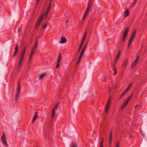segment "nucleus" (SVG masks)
<instances>
[{
    "mask_svg": "<svg viewBox=\"0 0 147 147\" xmlns=\"http://www.w3.org/2000/svg\"><path fill=\"white\" fill-rule=\"evenodd\" d=\"M109 147L111 146V144L112 139L113 130H111L109 133Z\"/></svg>",
    "mask_w": 147,
    "mask_h": 147,
    "instance_id": "6",
    "label": "nucleus"
},
{
    "mask_svg": "<svg viewBox=\"0 0 147 147\" xmlns=\"http://www.w3.org/2000/svg\"><path fill=\"white\" fill-rule=\"evenodd\" d=\"M67 40L64 37H62L61 38V41L60 42V43H64L66 42Z\"/></svg>",
    "mask_w": 147,
    "mask_h": 147,
    "instance_id": "12",
    "label": "nucleus"
},
{
    "mask_svg": "<svg viewBox=\"0 0 147 147\" xmlns=\"http://www.w3.org/2000/svg\"><path fill=\"white\" fill-rule=\"evenodd\" d=\"M129 31L128 27H127L125 30L123 35V37L122 38V41H124L125 40L127 34Z\"/></svg>",
    "mask_w": 147,
    "mask_h": 147,
    "instance_id": "5",
    "label": "nucleus"
},
{
    "mask_svg": "<svg viewBox=\"0 0 147 147\" xmlns=\"http://www.w3.org/2000/svg\"><path fill=\"white\" fill-rule=\"evenodd\" d=\"M119 143L118 142H117L116 143V147H119Z\"/></svg>",
    "mask_w": 147,
    "mask_h": 147,
    "instance_id": "37",
    "label": "nucleus"
},
{
    "mask_svg": "<svg viewBox=\"0 0 147 147\" xmlns=\"http://www.w3.org/2000/svg\"><path fill=\"white\" fill-rule=\"evenodd\" d=\"M49 12V11L47 10L45 14H42L39 17L35 27V28H36L39 26L41 23L43 18L44 19H45L47 18Z\"/></svg>",
    "mask_w": 147,
    "mask_h": 147,
    "instance_id": "1",
    "label": "nucleus"
},
{
    "mask_svg": "<svg viewBox=\"0 0 147 147\" xmlns=\"http://www.w3.org/2000/svg\"><path fill=\"white\" fill-rule=\"evenodd\" d=\"M116 63H115V61L114 63H113V66L114 65V64L115 65V64Z\"/></svg>",
    "mask_w": 147,
    "mask_h": 147,
    "instance_id": "52",
    "label": "nucleus"
},
{
    "mask_svg": "<svg viewBox=\"0 0 147 147\" xmlns=\"http://www.w3.org/2000/svg\"><path fill=\"white\" fill-rule=\"evenodd\" d=\"M51 3H49V5L47 8V10L50 11L51 8Z\"/></svg>",
    "mask_w": 147,
    "mask_h": 147,
    "instance_id": "30",
    "label": "nucleus"
},
{
    "mask_svg": "<svg viewBox=\"0 0 147 147\" xmlns=\"http://www.w3.org/2000/svg\"><path fill=\"white\" fill-rule=\"evenodd\" d=\"M47 24H43L42 26V28L45 29L47 27Z\"/></svg>",
    "mask_w": 147,
    "mask_h": 147,
    "instance_id": "33",
    "label": "nucleus"
},
{
    "mask_svg": "<svg viewBox=\"0 0 147 147\" xmlns=\"http://www.w3.org/2000/svg\"><path fill=\"white\" fill-rule=\"evenodd\" d=\"M86 35H84V36H83V37H84V38H86Z\"/></svg>",
    "mask_w": 147,
    "mask_h": 147,
    "instance_id": "47",
    "label": "nucleus"
},
{
    "mask_svg": "<svg viewBox=\"0 0 147 147\" xmlns=\"http://www.w3.org/2000/svg\"><path fill=\"white\" fill-rule=\"evenodd\" d=\"M100 147H103V142H101L100 144Z\"/></svg>",
    "mask_w": 147,
    "mask_h": 147,
    "instance_id": "40",
    "label": "nucleus"
},
{
    "mask_svg": "<svg viewBox=\"0 0 147 147\" xmlns=\"http://www.w3.org/2000/svg\"><path fill=\"white\" fill-rule=\"evenodd\" d=\"M85 39V38L83 37V38L82 39V40L81 42H82L84 43Z\"/></svg>",
    "mask_w": 147,
    "mask_h": 147,
    "instance_id": "41",
    "label": "nucleus"
},
{
    "mask_svg": "<svg viewBox=\"0 0 147 147\" xmlns=\"http://www.w3.org/2000/svg\"><path fill=\"white\" fill-rule=\"evenodd\" d=\"M38 114V112H36V113L35 114V115L34 116V117H33V120H32V123H33L36 120V119Z\"/></svg>",
    "mask_w": 147,
    "mask_h": 147,
    "instance_id": "19",
    "label": "nucleus"
},
{
    "mask_svg": "<svg viewBox=\"0 0 147 147\" xmlns=\"http://www.w3.org/2000/svg\"><path fill=\"white\" fill-rule=\"evenodd\" d=\"M111 99V97H109L108 100L107 101V104L105 107V113H107L109 109V108L110 105V101Z\"/></svg>",
    "mask_w": 147,
    "mask_h": 147,
    "instance_id": "7",
    "label": "nucleus"
},
{
    "mask_svg": "<svg viewBox=\"0 0 147 147\" xmlns=\"http://www.w3.org/2000/svg\"><path fill=\"white\" fill-rule=\"evenodd\" d=\"M120 55H121V52L120 51H119L118 52V53H117V54L116 57V59H115V63H116V62L118 61V59H119L120 56Z\"/></svg>",
    "mask_w": 147,
    "mask_h": 147,
    "instance_id": "14",
    "label": "nucleus"
},
{
    "mask_svg": "<svg viewBox=\"0 0 147 147\" xmlns=\"http://www.w3.org/2000/svg\"><path fill=\"white\" fill-rule=\"evenodd\" d=\"M68 20H67L66 21H65V23H66V24H67V23H68Z\"/></svg>",
    "mask_w": 147,
    "mask_h": 147,
    "instance_id": "49",
    "label": "nucleus"
},
{
    "mask_svg": "<svg viewBox=\"0 0 147 147\" xmlns=\"http://www.w3.org/2000/svg\"><path fill=\"white\" fill-rule=\"evenodd\" d=\"M82 58V57L80 56L79 57L78 60L77 62V64H78L79 63L81 60Z\"/></svg>",
    "mask_w": 147,
    "mask_h": 147,
    "instance_id": "31",
    "label": "nucleus"
},
{
    "mask_svg": "<svg viewBox=\"0 0 147 147\" xmlns=\"http://www.w3.org/2000/svg\"><path fill=\"white\" fill-rule=\"evenodd\" d=\"M52 0H50V2L49 3H51V4Z\"/></svg>",
    "mask_w": 147,
    "mask_h": 147,
    "instance_id": "50",
    "label": "nucleus"
},
{
    "mask_svg": "<svg viewBox=\"0 0 147 147\" xmlns=\"http://www.w3.org/2000/svg\"><path fill=\"white\" fill-rule=\"evenodd\" d=\"M129 14V12L128 9L125 10L124 12L125 17H127L128 16Z\"/></svg>",
    "mask_w": 147,
    "mask_h": 147,
    "instance_id": "16",
    "label": "nucleus"
},
{
    "mask_svg": "<svg viewBox=\"0 0 147 147\" xmlns=\"http://www.w3.org/2000/svg\"><path fill=\"white\" fill-rule=\"evenodd\" d=\"M139 59V56H137L136 59L135 60L134 62L133 63L132 66V68H133L136 65L137 63H138V60Z\"/></svg>",
    "mask_w": 147,
    "mask_h": 147,
    "instance_id": "10",
    "label": "nucleus"
},
{
    "mask_svg": "<svg viewBox=\"0 0 147 147\" xmlns=\"http://www.w3.org/2000/svg\"><path fill=\"white\" fill-rule=\"evenodd\" d=\"M127 61L125 60L123 63L122 67L123 69H125L127 67Z\"/></svg>",
    "mask_w": 147,
    "mask_h": 147,
    "instance_id": "11",
    "label": "nucleus"
},
{
    "mask_svg": "<svg viewBox=\"0 0 147 147\" xmlns=\"http://www.w3.org/2000/svg\"><path fill=\"white\" fill-rule=\"evenodd\" d=\"M34 51H34L32 50L30 54V57H29V61H30V60H31V59L32 57V56H33V55L34 54Z\"/></svg>",
    "mask_w": 147,
    "mask_h": 147,
    "instance_id": "17",
    "label": "nucleus"
},
{
    "mask_svg": "<svg viewBox=\"0 0 147 147\" xmlns=\"http://www.w3.org/2000/svg\"><path fill=\"white\" fill-rule=\"evenodd\" d=\"M86 47H87L86 44L85 45L83 48L82 49V51L84 52L85 51V50L86 49Z\"/></svg>",
    "mask_w": 147,
    "mask_h": 147,
    "instance_id": "29",
    "label": "nucleus"
},
{
    "mask_svg": "<svg viewBox=\"0 0 147 147\" xmlns=\"http://www.w3.org/2000/svg\"><path fill=\"white\" fill-rule=\"evenodd\" d=\"M101 142H104V138H102L101 139Z\"/></svg>",
    "mask_w": 147,
    "mask_h": 147,
    "instance_id": "43",
    "label": "nucleus"
},
{
    "mask_svg": "<svg viewBox=\"0 0 147 147\" xmlns=\"http://www.w3.org/2000/svg\"><path fill=\"white\" fill-rule=\"evenodd\" d=\"M47 74V73H43V74H41L40 75V76L39 77V79H41L43 78L45 76H46Z\"/></svg>",
    "mask_w": 147,
    "mask_h": 147,
    "instance_id": "20",
    "label": "nucleus"
},
{
    "mask_svg": "<svg viewBox=\"0 0 147 147\" xmlns=\"http://www.w3.org/2000/svg\"><path fill=\"white\" fill-rule=\"evenodd\" d=\"M134 39V38H132L131 37L130 39H129V41H131V42H132V41Z\"/></svg>",
    "mask_w": 147,
    "mask_h": 147,
    "instance_id": "42",
    "label": "nucleus"
},
{
    "mask_svg": "<svg viewBox=\"0 0 147 147\" xmlns=\"http://www.w3.org/2000/svg\"><path fill=\"white\" fill-rule=\"evenodd\" d=\"M136 30H135L132 33V34H131V38H134V36L136 34Z\"/></svg>",
    "mask_w": 147,
    "mask_h": 147,
    "instance_id": "22",
    "label": "nucleus"
},
{
    "mask_svg": "<svg viewBox=\"0 0 147 147\" xmlns=\"http://www.w3.org/2000/svg\"><path fill=\"white\" fill-rule=\"evenodd\" d=\"M59 102H58L55 105V107L53 108V109H57L59 105Z\"/></svg>",
    "mask_w": 147,
    "mask_h": 147,
    "instance_id": "26",
    "label": "nucleus"
},
{
    "mask_svg": "<svg viewBox=\"0 0 147 147\" xmlns=\"http://www.w3.org/2000/svg\"><path fill=\"white\" fill-rule=\"evenodd\" d=\"M84 52L82 51L80 53V56L82 57Z\"/></svg>",
    "mask_w": 147,
    "mask_h": 147,
    "instance_id": "34",
    "label": "nucleus"
},
{
    "mask_svg": "<svg viewBox=\"0 0 147 147\" xmlns=\"http://www.w3.org/2000/svg\"><path fill=\"white\" fill-rule=\"evenodd\" d=\"M61 53H60L59 54L57 61V63H60L61 61Z\"/></svg>",
    "mask_w": 147,
    "mask_h": 147,
    "instance_id": "18",
    "label": "nucleus"
},
{
    "mask_svg": "<svg viewBox=\"0 0 147 147\" xmlns=\"http://www.w3.org/2000/svg\"><path fill=\"white\" fill-rule=\"evenodd\" d=\"M87 32L86 31L85 32V33L84 35H86V36L87 35Z\"/></svg>",
    "mask_w": 147,
    "mask_h": 147,
    "instance_id": "46",
    "label": "nucleus"
},
{
    "mask_svg": "<svg viewBox=\"0 0 147 147\" xmlns=\"http://www.w3.org/2000/svg\"><path fill=\"white\" fill-rule=\"evenodd\" d=\"M127 92V91H126V90L123 92L121 94V97H123V96H124Z\"/></svg>",
    "mask_w": 147,
    "mask_h": 147,
    "instance_id": "32",
    "label": "nucleus"
},
{
    "mask_svg": "<svg viewBox=\"0 0 147 147\" xmlns=\"http://www.w3.org/2000/svg\"><path fill=\"white\" fill-rule=\"evenodd\" d=\"M133 95L131 94L130 96L129 97L127 98L126 100L125 101V102L126 103L128 104V102L130 101V100H131L132 97Z\"/></svg>",
    "mask_w": 147,
    "mask_h": 147,
    "instance_id": "13",
    "label": "nucleus"
},
{
    "mask_svg": "<svg viewBox=\"0 0 147 147\" xmlns=\"http://www.w3.org/2000/svg\"><path fill=\"white\" fill-rule=\"evenodd\" d=\"M91 5L92 1L91 0H90L88 2V4L87 7L83 17L82 20H83L85 19L89 12L91 6Z\"/></svg>",
    "mask_w": 147,
    "mask_h": 147,
    "instance_id": "3",
    "label": "nucleus"
},
{
    "mask_svg": "<svg viewBox=\"0 0 147 147\" xmlns=\"http://www.w3.org/2000/svg\"><path fill=\"white\" fill-rule=\"evenodd\" d=\"M71 147H77V144H74L73 145H71Z\"/></svg>",
    "mask_w": 147,
    "mask_h": 147,
    "instance_id": "39",
    "label": "nucleus"
},
{
    "mask_svg": "<svg viewBox=\"0 0 147 147\" xmlns=\"http://www.w3.org/2000/svg\"><path fill=\"white\" fill-rule=\"evenodd\" d=\"M18 45L16 44V45L15 48V51L14 52V53L13 55V56H12L13 57H15L18 51Z\"/></svg>",
    "mask_w": 147,
    "mask_h": 147,
    "instance_id": "9",
    "label": "nucleus"
},
{
    "mask_svg": "<svg viewBox=\"0 0 147 147\" xmlns=\"http://www.w3.org/2000/svg\"><path fill=\"white\" fill-rule=\"evenodd\" d=\"M26 49V47H24V48L23 49L22 52L20 56V57L18 63V69L20 67L22 64V63L23 62V61L25 55Z\"/></svg>",
    "mask_w": 147,
    "mask_h": 147,
    "instance_id": "2",
    "label": "nucleus"
},
{
    "mask_svg": "<svg viewBox=\"0 0 147 147\" xmlns=\"http://www.w3.org/2000/svg\"><path fill=\"white\" fill-rule=\"evenodd\" d=\"M127 105V104L124 102L121 106V109H124L126 107Z\"/></svg>",
    "mask_w": 147,
    "mask_h": 147,
    "instance_id": "23",
    "label": "nucleus"
},
{
    "mask_svg": "<svg viewBox=\"0 0 147 147\" xmlns=\"http://www.w3.org/2000/svg\"><path fill=\"white\" fill-rule=\"evenodd\" d=\"M20 30H21V29L20 28H19L18 29V32H20Z\"/></svg>",
    "mask_w": 147,
    "mask_h": 147,
    "instance_id": "44",
    "label": "nucleus"
},
{
    "mask_svg": "<svg viewBox=\"0 0 147 147\" xmlns=\"http://www.w3.org/2000/svg\"><path fill=\"white\" fill-rule=\"evenodd\" d=\"M1 138L3 144H5L6 146H8V144L6 141L5 134L4 132H3V133L1 137Z\"/></svg>",
    "mask_w": 147,
    "mask_h": 147,
    "instance_id": "8",
    "label": "nucleus"
},
{
    "mask_svg": "<svg viewBox=\"0 0 147 147\" xmlns=\"http://www.w3.org/2000/svg\"><path fill=\"white\" fill-rule=\"evenodd\" d=\"M122 97H121V96L120 97V98L119 99H121V98Z\"/></svg>",
    "mask_w": 147,
    "mask_h": 147,
    "instance_id": "51",
    "label": "nucleus"
},
{
    "mask_svg": "<svg viewBox=\"0 0 147 147\" xmlns=\"http://www.w3.org/2000/svg\"><path fill=\"white\" fill-rule=\"evenodd\" d=\"M40 0H37L36 3V4H38L39 1H40Z\"/></svg>",
    "mask_w": 147,
    "mask_h": 147,
    "instance_id": "45",
    "label": "nucleus"
},
{
    "mask_svg": "<svg viewBox=\"0 0 147 147\" xmlns=\"http://www.w3.org/2000/svg\"><path fill=\"white\" fill-rule=\"evenodd\" d=\"M113 68L115 71L114 73L113 74V75H115L117 73V70L114 64L113 66Z\"/></svg>",
    "mask_w": 147,
    "mask_h": 147,
    "instance_id": "28",
    "label": "nucleus"
},
{
    "mask_svg": "<svg viewBox=\"0 0 147 147\" xmlns=\"http://www.w3.org/2000/svg\"><path fill=\"white\" fill-rule=\"evenodd\" d=\"M132 85V83H130L128 87L127 88V89H126V91L128 92L129 90L130 89V88L131 87V86Z\"/></svg>",
    "mask_w": 147,
    "mask_h": 147,
    "instance_id": "25",
    "label": "nucleus"
},
{
    "mask_svg": "<svg viewBox=\"0 0 147 147\" xmlns=\"http://www.w3.org/2000/svg\"><path fill=\"white\" fill-rule=\"evenodd\" d=\"M38 46V41L37 40H36L35 44V45L33 48V49L32 50L34 51L36 49Z\"/></svg>",
    "mask_w": 147,
    "mask_h": 147,
    "instance_id": "15",
    "label": "nucleus"
},
{
    "mask_svg": "<svg viewBox=\"0 0 147 147\" xmlns=\"http://www.w3.org/2000/svg\"><path fill=\"white\" fill-rule=\"evenodd\" d=\"M136 2L137 0H134L133 3L131 5L129 6V8H131L132 7H133L136 3Z\"/></svg>",
    "mask_w": 147,
    "mask_h": 147,
    "instance_id": "21",
    "label": "nucleus"
},
{
    "mask_svg": "<svg viewBox=\"0 0 147 147\" xmlns=\"http://www.w3.org/2000/svg\"><path fill=\"white\" fill-rule=\"evenodd\" d=\"M0 147H1V146H0Z\"/></svg>",
    "mask_w": 147,
    "mask_h": 147,
    "instance_id": "53",
    "label": "nucleus"
},
{
    "mask_svg": "<svg viewBox=\"0 0 147 147\" xmlns=\"http://www.w3.org/2000/svg\"><path fill=\"white\" fill-rule=\"evenodd\" d=\"M84 42H81V45L80 46V47L79 48V52L80 51V50H81V48L82 47V46L83 45Z\"/></svg>",
    "mask_w": 147,
    "mask_h": 147,
    "instance_id": "27",
    "label": "nucleus"
},
{
    "mask_svg": "<svg viewBox=\"0 0 147 147\" xmlns=\"http://www.w3.org/2000/svg\"><path fill=\"white\" fill-rule=\"evenodd\" d=\"M132 42L129 41L128 43V48H129L130 46L131 43H132Z\"/></svg>",
    "mask_w": 147,
    "mask_h": 147,
    "instance_id": "35",
    "label": "nucleus"
},
{
    "mask_svg": "<svg viewBox=\"0 0 147 147\" xmlns=\"http://www.w3.org/2000/svg\"><path fill=\"white\" fill-rule=\"evenodd\" d=\"M55 109H53L52 111V115H51V117L53 118L55 114Z\"/></svg>",
    "mask_w": 147,
    "mask_h": 147,
    "instance_id": "24",
    "label": "nucleus"
},
{
    "mask_svg": "<svg viewBox=\"0 0 147 147\" xmlns=\"http://www.w3.org/2000/svg\"><path fill=\"white\" fill-rule=\"evenodd\" d=\"M86 35H84V36H83V37H84V38H86Z\"/></svg>",
    "mask_w": 147,
    "mask_h": 147,
    "instance_id": "48",
    "label": "nucleus"
},
{
    "mask_svg": "<svg viewBox=\"0 0 147 147\" xmlns=\"http://www.w3.org/2000/svg\"><path fill=\"white\" fill-rule=\"evenodd\" d=\"M21 86L19 82H18L17 88V92L15 96V100L17 101L18 100V98L20 93Z\"/></svg>",
    "mask_w": 147,
    "mask_h": 147,
    "instance_id": "4",
    "label": "nucleus"
},
{
    "mask_svg": "<svg viewBox=\"0 0 147 147\" xmlns=\"http://www.w3.org/2000/svg\"><path fill=\"white\" fill-rule=\"evenodd\" d=\"M59 63H57V64L56 67V68H58L59 67Z\"/></svg>",
    "mask_w": 147,
    "mask_h": 147,
    "instance_id": "38",
    "label": "nucleus"
},
{
    "mask_svg": "<svg viewBox=\"0 0 147 147\" xmlns=\"http://www.w3.org/2000/svg\"><path fill=\"white\" fill-rule=\"evenodd\" d=\"M132 42L129 41L128 43V48H129L130 46L131 43H132Z\"/></svg>",
    "mask_w": 147,
    "mask_h": 147,
    "instance_id": "36",
    "label": "nucleus"
}]
</instances>
